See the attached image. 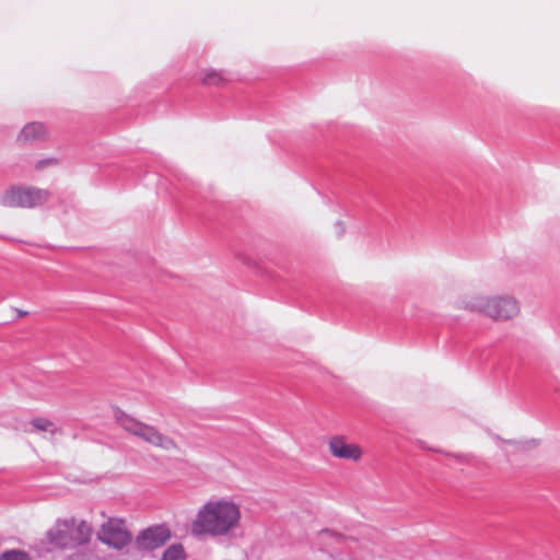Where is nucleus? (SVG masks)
<instances>
[{
    "instance_id": "8",
    "label": "nucleus",
    "mask_w": 560,
    "mask_h": 560,
    "mask_svg": "<svg viewBox=\"0 0 560 560\" xmlns=\"http://www.w3.org/2000/svg\"><path fill=\"white\" fill-rule=\"evenodd\" d=\"M171 538L168 526L156 524L140 530L133 540V547L138 551L150 552L164 546Z\"/></svg>"
},
{
    "instance_id": "15",
    "label": "nucleus",
    "mask_w": 560,
    "mask_h": 560,
    "mask_svg": "<svg viewBox=\"0 0 560 560\" xmlns=\"http://www.w3.org/2000/svg\"><path fill=\"white\" fill-rule=\"evenodd\" d=\"M56 164H57V160L54 159V158H50V159H46V160H42V161L37 162L35 167L37 170H40L43 167H46V166H49V165H56Z\"/></svg>"
},
{
    "instance_id": "13",
    "label": "nucleus",
    "mask_w": 560,
    "mask_h": 560,
    "mask_svg": "<svg viewBox=\"0 0 560 560\" xmlns=\"http://www.w3.org/2000/svg\"><path fill=\"white\" fill-rule=\"evenodd\" d=\"M225 82H226V79L224 78V75L221 72L215 71V70L208 71L202 79V83L205 85L219 86V85L224 84Z\"/></svg>"
},
{
    "instance_id": "11",
    "label": "nucleus",
    "mask_w": 560,
    "mask_h": 560,
    "mask_svg": "<svg viewBox=\"0 0 560 560\" xmlns=\"http://www.w3.org/2000/svg\"><path fill=\"white\" fill-rule=\"evenodd\" d=\"M316 539L320 545L340 544L345 540V536L332 529L325 528L316 533Z\"/></svg>"
},
{
    "instance_id": "1",
    "label": "nucleus",
    "mask_w": 560,
    "mask_h": 560,
    "mask_svg": "<svg viewBox=\"0 0 560 560\" xmlns=\"http://www.w3.org/2000/svg\"><path fill=\"white\" fill-rule=\"evenodd\" d=\"M241 522V505L231 498H217L202 504L190 527L195 536L225 537L240 528Z\"/></svg>"
},
{
    "instance_id": "16",
    "label": "nucleus",
    "mask_w": 560,
    "mask_h": 560,
    "mask_svg": "<svg viewBox=\"0 0 560 560\" xmlns=\"http://www.w3.org/2000/svg\"><path fill=\"white\" fill-rule=\"evenodd\" d=\"M539 442L538 440H532V441H527V447H535V446H538Z\"/></svg>"
},
{
    "instance_id": "14",
    "label": "nucleus",
    "mask_w": 560,
    "mask_h": 560,
    "mask_svg": "<svg viewBox=\"0 0 560 560\" xmlns=\"http://www.w3.org/2000/svg\"><path fill=\"white\" fill-rule=\"evenodd\" d=\"M0 560H31L28 555L20 550H9L0 556Z\"/></svg>"
},
{
    "instance_id": "12",
    "label": "nucleus",
    "mask_w": 560,
    "mask_h": 560,
    "mask_svg": "<svg viewBox=\"0 0 560 560\" xmlns=\"http://www.w3.org/2000/svg\"><path fill=\"white\" fill-rule=\"evenodd\" d=\"M186 552L180 544L171 545L162 555L161 560H184Z\"/></svg>"
},
{
    "instance_id": "10",
    "label": "nucleus",
    "mask_w": 560,
    "mask_h": 560,
    "mask_svg": "<svg viewBox=\"0 0 560 560\" xmlns=\"http://www.w3.org/2000/svg\"><path fill=\"white\" fill-rule=\"evenodd\" d=\"M47 135L46 127L42 122H30L23 127L19 135V141L27 142L43 139Z\"/></svg>"
},
{
    "instance_id": "4",
    "label": "nucleus",
    "mask_w": 560,
    "mask_h": 560,
    "mask_svg": "<svg viewBox=\"0 0 560 560\" xmlns=\"http://www.w3.org/2000/svg\"><path fill=\"white\" fill-rule=\"evenodd\" d=\"M117 422L128 433L140 438L148 444L159 447L165 451H172L177 448L176 442L161 433L156 428L143 423L135 418L128 417L124 413L116 417Z\"/></svg>"
},
{
    "instance_id": "5",
    "label": "nucleus",
    "mask_w": 560,
    "mask_h": 560,
    "mask_svg": "<svg viewBox=\"0 0 560 560\" xmlns=\"http://www.w3.org/2000/svg\"><path fill=\"white\" fill-rule=\"evenodd\" d=\"M97 539L104 545L121 550L132 542V535L126 520L108 517L97 530Z\"/></svg>"
},
{
    "instance_id": "17",
    "label": "nucleus",
    "mask_w": 560,
    "mask_h": 560,
    "mask_svg": "<svg viewBox=\"0 0 560 560\" xmlns=\"http://www.w3.org/2000/svg\"><path fill=\"white\" fill-rule=\"evenodd\" d=\"M70 560H83L81 555H74Z\"/></svg>"
},
{
    "instance_id": "7",
    "label": "nucleus",
    "mask_w": 560,
    "mask_h": 560,
    "mask_svg": "<svg viewBox=\"0 0 560 560\" xmlns=\"http://www.w3.org/2000/svg\"><path fill=\"white\" fill-rule=\"evenodd\" d=\"M327 448L331 457L351 463H360L364 456L361 444L352 441L343 434H335L328 438Z\"/></svg>"
},
{
    "instance_id": "3",
    "label": "nucleus",
    "mask_w": 560,
    "mask_h": 560,
    "mask_svg": "<svg viewBox=\"0 0 560 560\" xmlns=\"http://www.w3.org/2000/svg\"><path fill=\"white\" fill-rule=\"evenodd\" d=\"M93 534V528L86 521L74 518L63 520L50 528L47 538L50 545L56 548H68L88 544Z\"/></svg>"
},
{
    "instance_id": "9",
    "label": "nucleus",
    "mask_w": 560,
    "mask_h": 560,
    "mask_svg": "<svg viewBox=\"0 0 560 560\" xmlns=\"http://www.w3.org/2000/svg\"><path fill=\"white\" fill-rule=\"evenodd\" d=\"M25 432L30 434L44 432L48 433L50 436L61 434V430L56 425V423L51 419L43 416L33 417L27 422Z\"/></svg>"
},
{
    "instance_id": "2",
    "label": "nucleus",
    "mask_w": 560,
    "mask_h": 560,
    "mask_svg": "<svg viewBox=\"0 0 560 560\" xmlns=\"http://www.w3.org/2000/svg\"><path fill=\"white\" fill-rule=\"evenodd\" d=\"M457 307L480 313L493 320H509L520 312V306L514 299L502 295L478 296L471 301L463 299L458 301Z\"/></svg>"
},
{
    "instance_id": "6",
    "label": "nucleus",
    "mask_w": 560,
    "mask_h": 560,
    "mask_svg": "<svg viewBox=\"0 0 560 560\" xmlns=\"http://www.w3.org/2000/svg\"><path fill=\"white\" fill-rule=\"evenodd\" d=\"M49 191L37 187H14L7 191L4 205L10 208L32 209L49 199Z\"/></svg>"
}]
</instances>
